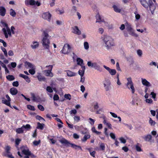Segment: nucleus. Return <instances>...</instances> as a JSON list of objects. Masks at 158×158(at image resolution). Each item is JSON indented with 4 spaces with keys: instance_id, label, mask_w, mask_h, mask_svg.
I'll return each instance as SVG.
<instances>
[{
    "instance_id": "nucleus-4",
    "label": "nucleus",
    "mask_w": 158,
    "mask_h": 158,
    "mask_svg": "<svg viewBox=\"0 0 158 158\" xmlns=\"http://www.w3.org/2000/svg\"><path fill=\"white\" fill-rule=\"evenodd\" d=\"M127 81L126 84L127 87L131 90L132 94H134L135 91V89L132 78L131 77H128L127 78Z\"/></svg>"
},
{
    "instance_id": "nucleus-19",
    "label": "nucleus",
    "mask_w": 158,
    "mask_h": 158,
    "mask_svg": "<svg viewBox=\"0 0 158 158\" xmlns=\"http://www.w3.org/2000/svg\"><path fill=\"white\" fill-rule=\"evenodd\" d=\"M141 80L142 83L143 85L147 87H149L151 86V85L150 83L147 81L146 79L142 78Z\"/></svg>"
},
{
    "instance_id": "nucleus-27",
    "label": "nucleus",
    "mask_w": 158,
    "mask_h": 158,
    "mask_svg": "<svg viewBox=\"0 0 158 158\" xmlns=\"http://www.w3.org/2000/svg\"><path fill=\"white\" fill-rule=\"evenodd\" d=\"M103 123L106 125L109 128L112 129V125L108 122L104 118L103 122Z\"/></svg>"
},
{
    "instance_id": "nucleus-38",
    "label": "nucleus",
    "mask_w": 158,
    "mask_h": 158,
    "mask_svg": "<svg viewBox=\"0 0 158 158\" xmlns=\"http://www.w3.org/2000/svg\"><path fill=\"white\" fill-rule=\"evenodd\" d=\"M100 150L102 151H104L105 149V144L102 143H99Z\"/></svg>"
},
{
    "instance_id": "nucleus-64",
    "label": "nucleus",
    "mask_w": 158,
    "mask_h": 158,
    "mask_svg": "<svg viewBox=\"0 0 158 158\" xmlns=\"http://www.w3.org/2000/svg\"><path fill=\"white\" fill-rule=\"evenodd\" d=\"M40 143V140H39L38 141H34L33 142V145L35 146H37L38 145H39Z\"/></svg>"
},
{
    "instance_id": "nucleus-43",
    "label": "nucleus",
    "mask_w": 158,
    "mask_h": 158,
    "mask_svg": "<svg viewBox=\"0 0 158 158\" xmlns=\"http://www.w3.org/2000/svg\"><path fill=\"white\" fill-rule=\"evenodd\" d=\"M1 48L2 51L3 52L5 56L6 57H7L8 56V55L6 49L2 47H1Z\"/></svg>"
},
{
    "instance_id": "nucleus-53",
    "label": "nucleus",
    "mask_w": 158,
    "mask_h": 158,
    "mask_svg": "<svg viewBox=\"0 0 158 158\" xmlns=\"http://www.w3.org/2000/svg\"><path fill=\"white\" fill-rule=\"evenodd\" d=\"M84 48L86 50H88L89 48V44L87 42H85L84 43Z\"/></svg>"
},
{
    "instance_id": "nucleus-24",
    "label": "nucleus",
    "mask_w": 158,
    "mask_h": 158,
    "mask_svg": "<svg viewBox=\"0 0 158 158\" xmlns=\"http://www.w3.org/2000/svg\"><path fill=\"white\" fill-rule=\"evenodd\" d=\"M76 60L77 64L80 65L81 67V66H85L83 63V60L82 59L80 58H77Z\"/></svg>"
},
{
    "instance_id": "nucleus-6",
    "label": "nucleus",
    "mask_w": 158,
    "mask_h": 158,
    "mask_svg": "<svg viewBox=\"0 0 158 158\" xmlns=\"http://www.w3.org/2000/svg\"><path fill=\"white\" fill-rule=\"evenodd\" d=\"M46 68L48 69L44 71H43L45 75L48 77H52L53 76V74L51 72L53 68V66L52 65H49L46 66Z\"/></svg>"
},
{
    "instance_id": "nucleus-49",
    "label": "nucleus",
    "mask_w": 158,
    "mask_h": 158,
    "mask_svg": "<svg viewBox=\"0 0 158 158\" xmlns=\"http://www.w3.org/2000/svg\"><path fill=\"white\" fill-rule=\"evenodd\" d=\"M126 27H127V29L128 31L131 30V29H132L131 27V25L130 24L127 23H126Z\"/></svg>"
},
{
    "instance_id": "nucleus-62",
    "label": "nucleus",
    "mask_w": 158,
    "mask_h": 158,
    "mask_svg": "<svg viewBox=\"0 0 158 158\" xmlns=\"http://www.w3.org/2000/svg\"><path fill=\"white\" fill-rule=\"evenodd\" d=\"M119 140L121 143H125L126 142V140L123 137H121L119 138Z\"/></svg>"
},
{
    "instance_id": "nucleus-59",
    "label": "nucleus",
    "mask_w": 158,
    "mask_h": 158,
    "mask_svg": "<svg viewBox=\"0 0 158 158\" xmlns=\"http://www.w3.org/2000/svg\"><path fill=\"white\" fill-rule=\"evenodd\" d=\"M57 13L60 15H62L63 14L64 12V9H58L57 10Z\"/></svg>"
},
{
    "instance_id": "nucleus-48",
    "label": "nucleus",
    "mask_w": 158,
    "mask_h": 158,
    "mask_svg": "<svg viewBox=\"0 0 158 158\" xmlns=\"http://www.w3.org/2000/svg\"><path fill=\"white\" fill-rule=\"evenodd\" d=\"M6 78L9 81H11L14 80V77L11 75H9L6 77Z\"/></svg>"
},
{
    "instance_id": "nucleus-29",
    "label": "nucleus",
    "mask_w": 158,
    "mask_h": 158,
    "mask_svg": "<svg viewBox=\"0 0 158 158\" xmlns=\"http://www.w3.org/2000/svg\"><path fill=\"white\" fill-rule=\"evenodd\" d=\"M71 146V147L75 149H79L81 150H82V149L81 148V147L79 146H78L75 144L70 143L69 144V146Z\"/></svg>"
},
{
    "instance_id": "nucleus-10",
    "label": "nucleus",
    "mask_w": 158,
    "mask_h": 158,
    "mask_svg": "<svg viewBox=\"0 0 158 158\" xmlns=\"http://www.w3.org/2000/svg\"><path fill=\"white\" fill-rule=\"evenodd\" d=\"M104 68L105 69L111 76L115 75L116 73V71L115 69H111L109 67L106 65H104L103 66Z\"/></svg>"
},
{
    "instance_id": "nucleus-17",
    "label": "nucleus",
    "mask_w": 158,
    "mask_h": 158,
    "mask_svg": "<svg viewBox=\"0 0 158 158\" xmlns=\"http://www.w3.org/2000/svg\"><path fill=\"white\" fill-rule=\"evenodd\" d=\"M142 138L144 140L147 142H150L152 138V136L149 134H148L143 136Z\"/></svg>"
},
{
    "instance_id": "nucleus-39",
    "label": "nucleus",
    "mask_w": 158,
    "mask_h": 158,
    "mask_svg": "<svg viewBox=\"0 0 158 158\" xmlns=\"http://www.w3.org/2000/svg\"><path fill=\"white\" fill-rule=\"evenodd\" d=\"M24 131V130L22 126L21 128H19L17 129L16 130V132L19 134L23 133Z\"/></svg>"
},
{
    "instance_id": "nucleus-3",
    "label": "nucleus",
    "mask_w": 158,
    "mask_h": 158,
    "mask_svg": "<svg viewBox=\"0 0 158 158\" xmlns=\"http://www.w3.org/2000/svg\"><path fill=\"white\" fill-rule=\"evenodd\" d=\"M41 43L44 49L48 52L50 51V41L48 38H42Z\"/></svg>"
},
{
    "instance_id": "nucleus-37",
    "label": "nucleus",
    "mask_w": 158,
    "mask_h": 158,
    "mask_svg": "<svg viewBox=\"0 0 158 158\" xmlns=\"http://www.w3.org/2000/svg\"><path fill=\"white\" fill-rule=\"evenodd\" d=\"M145 101L147 103L150 105L153 104V100L150 98L146 99Z\"/></svg>"
},
{
    "instance_id": "nucleus-40",
    "label": "nucleus",
    "mask_w": 158,
    "mask_h": 158,
    "mask_svg": "<svg viewBox=\"0 0 158 158\" xmlns=\"http://www.w3.org/2000/svg\"><path fill=\"white\" fill-rule=\"evenodd\" d=\"M74 122L75 123H78L80 120V117L78 115H75L73 117Z\"/></svg>"
},
{
    "instance_id": "nucleus-42",
    "label": "nucleus",
    "mask_w": 158,
    "mask_h": 158,
    "mask_svg": "<svg viewBox=\"0 0 158 158\" xmlns=\"http://www.w3.org/2000/svg\"><path fill=\"white\" fill-rule=\"evenodd\" d=\"M97 20L96 22H104V20L102 19L101 17L99 15H98L96 16Z\"/></svg>"
},
{
    "instance_id": "nucleus-20",
    "label": "nucleus",
    "mask_w": 158,
    "mask_h": 158,
    "mask_svg": "<svg viewBox=\"0 0 158 158\" xmlns=\"http://www.w3.org/2000/svg\"><path fill=\"white\" fill-rule=\"evenodd\" d=\"M6 12V10L5 8L3 6H0V15L2 16H4Z\"/></svg>"
},
{
    "instance_id": "nucleus-23",
    "label": "nucleus",
    "mask_w": 158,
    "mask_h": 158,
    "mask_svg": "<svg viewBox=\"0 0 158 158\" xmlns=\"http://www.w3.org/2000/svg\"><path fill=\"white\" fill-rule=\"evenodd\" d=\"M81 69H80L78 72V74L80 76H84L85 69V66H81Z\"/></svg>"
},
{
    "instance_id": "nucleus-2",
    "label": "nucleus",
    "mask_w": 158,
    "mask_h": 158,
    "mask_svg": "<svg viewBox=\"0 0 158 158\" xmlns=\"http://www.w3.org/2000/svg\"><path fill=\"white\" fill-rule=\"evenodd\" d=\"M1 26L3 27L2 31L6 38H7L11 36V32L13 34H15V29L14 27H11L10 30L8 27V24L6 23L1 21Z\"/></svg>"
},
{
    "instance_id": "nucleus-52",
    "label": "nucleus",
    "mask_w": 158,
    "mask_h": 158,
    "mask_svg": "<svg viewBox=\"0 0 158 158\" xmlns=\"http://www.w3.org/2000/svg\"><path fill=\"white\" fill-rule=\"evenodd\" d=\"M137 53L139 57H141L143 55V52L140 49L137 50Z\"/></svg>"
},
{
    "instance_id": "nucleus-51",
    "label": "nucleus",
    "mask_w": 158,
    "mask_h": 158,
    "mask_svg": "<svg viewBox=\"0 0 158 158\" xmlns=\"http://www.w3.org/2000/svg\"><path fill=\"white\" fill-rule=\"evenodd\" d=\"M91 131H92V132H93L94 133H95V134H96L97 135H99V134H100L101 133L100 132H99V131H97L96 130L95 127H93L92 128Z\"/></svg>"
},
{
    "instance_id": "nucleus-9",
    "label": "nucleus",
    "mask_w": 158,
    "mask_h": 158,
    "mask_svg": "<svg viewBox=\"0 0 158 158\" xmlns=\"http://www.w3.org/2000/svg\"><path fill=\"white\" fill-rule=\"evenodd\" d=\"M6 97L7 100L6 99L4 98H2V103L10 107V108H12V106H11L10 104L11 99L10 97L7 94L6 95Z\"/></svg>"
},
{
    "instance_id": "nucleus-28",
    "label": "nucleus",
    "mask_w": 158,
    "mask_h": 158,
    "mask_svg": "<svg viewBox=\"0 0 158 158\" xmlns=\"http://www.w3.org/2000/svg\"><path fill=\"white\" fill-rule=\"evenodd\" d=\"M140 2L142 5L145 8H147L148 6V4L146 0H140Z\"/></svg>"
},
{
    "instance_id": "nucleus-55",
    "label": "nucleus",
    "mask_w": 158,
    "mask_h": 158,
    "mask_svg": "<svg viewBox=\"0 0 158 158\" xmlns=\"http://www.w3.org/2000/svg\"><path fill=\"white\" fill-rule=\"evenodd\" d=\"M158 133L157 131L156 130H153L151 132V135L155 137L157 135Z\"/></svg>"
},
{
    "instance_id": "nucleus-11",
    "label": "nucleus",
    "mask_w": 158,
    "mask_h": 158,
    "mask_svg": "<svg viewBox=\"0 0 158 158\" xmlns=\"http://www.w3.org/2000/svg\"><path fill=\"white\" fill-rule=\"evenodd\" d=\"M51 15L49 12H44L42 15V18L48 21H50Z\"/></svg>"
},
{
    "instance_id": "nucleus-14",
    "label": "nucleus",
    "mask_w": 158,
    "mask_h": 158,
    "mask_svg": "<svg viewBox=\"0 0 158 158\" xmlns=\"http://www.w3.org/2000/svg\"><path fill=\"white\" fill-rule=\"evenodd\" d=\"M110 82L109 80H106L104 82L103 85L106 91L109 90L110 85Z\"/></svg>"
},
{
    "instance_id": "nucleus-56",
    "label": "nucleus",
    "mask_w": 158,
    "mask_h": 158,
    "mask_svg": "<svg viewBox=\"0 0 158 158\" xmlns=\"http://www.w3.org/2000/svg\"><path fill=\"white\" fill-rule=\"evenodd\" d=\"M92 148H89L88 149V150L90 152V155L93 156V157H95V155L96 153V152L95 151H93V152H91V149Z\"/></svg>"
},
{
    "instance_id": "nucleus-58",
    "label": "nucleus",
    "mask_w": 158,
    "mask_h": 158,
    "mask_svg": "<svg viewBox=\"0 0 158 158\" xmlns=\"http://www.w3.org/2000/svg\"><path fill=\"white\" fill-rule=\"evenodd\" d=\"M88 120L89 122L91 125H93L94 124L95 121L94 119L91 118H89Z\"/></svg>"
},
{
    "instance_id": "nucleus-32",
    "label": "nucleus",
    "mask_w": 158,
    "mask_h": 158,
    "mask_svg": "<svg viewBox=\"0 0 158 158\" xmlns=\"http://www.w3.org/2000/svg\"><path fill=\"white\" fill-rule=\"evenodd\" d=\"M10 92L11 94L13 95H15L17 94L18 93V90L15 88H12L10 89Z\"/></svg>"
},
{
    "instance_id": "nucleus-46",
    "label": "nucleus",
    "mask_w": 158,
    "mask_h": 158,
    "mask_svg": "<svg viewBox=\"0 0 158 158\" xmlns=\"http://www.w3.org/2000/svg\"><path fill=\"white\" fill-rule=\"evenodd\" d=\"M37 77L39 81H44L45 80V78L44 77H42L40 73H39V75H38Z\"/></svg>"
},
{
    "instance_id": "nucleus-41",
    "label": "nucleus",
    "mask_w": 158,
    "mask_h": 158,
    "mask_svg": "<svg viewBox=\"0 0 158 158\" xmlns=\"http://www.w3.org/2000/svg\"><path fill=\"white\" fill-rule=\"evenodd\" d=\"M10 14L13 17H15L16 15V13L15 11L12 9H11L10 10Z\"/></svg>"
},
{
    "instance_id": "nucleus-12",
    "label": "nucleus",
    "mask_w": 158,
    "mask_h": 158,
    "mask_svg": "<svg viewBox=\"0 0 158 158\" xmlns=\"http://www.w3.org/2000/svg\"><path fill=\"white\" fill-rule=\"evenodd\" d=\"M6 154L5 155L8 157L10 158H14L10 153V147L9 146H6L5 148Z\"/></svg>"
},
{
    "instance_id": "nucleus-63",
    "label": "nucleus",
    "mask_w": 158,
    "mask_h": 158,
    "mask_svg": "<svg viewBox=\"0 0 158 158\" xmlns=\"http://www.w3.org/2000/svg\"><path fill=\"white\" fill-rule=\"evenodd\" d=\"M150 95H152V98H153L154 100H155L156 94L154 92H152L151 93Z\"/></svg>"
},
{
    "instance_id": "nucleus-1",
    "label": "nucleus",
    "mask_w": 158,
    "mask_h": 158,
    "mask_svg": "<svg viewBox=\"0 0 158 158\" xmlns=\"http://www.w3.org/2000/svg\"><path fill=\"white\" fill-rule=\"evenodd\" d=\"M103 46L108 50L111 49L112 47L114 46L115 44L113 39L110 36L105 35L101 37Z\"/></svg>"
},
{
    "instance_id": "nucleus-33",
    "label": "nucleus",
    "mask_w": 158,
    "mask_h": 158,
    "mask_svg": "<svg viewBox=\"0 0 158 158\" xmlns=\"http://www.w3.org/2000/svg\"><path fill=\"white\" fill-rule=\"evenodd\" d=\"M67 75L69 77H73L76 75V73H75L73 72L70 70H67L66 71Z\"/></svg>"
},
{
    "instance_id": "nucleus-54",
    "label": "nucleus",
    "mask_w": 158,
    "mask_h": 158,
    "mask_svg": "<svg viewBox=\"0 0 158 158\" xmlns=\"http://www.w3.org/2000/svg\"><path fill=\"white\" fill-rule=\"evenodd\" d=\"M24 129H26V130H28L29 129H30L31 128V126L29 124H27L26 125H23L22 126Z\"/></svg>"
},
{
    "instance_id": "nucleus-35",
    "label": "nucleus",
    "mask_w": 158,
    "mask_h": 158,
    "mask_svg": "<svg viewBox=\"0 0 158 158\" xmlns=\"http://www.w3.org/2000/svg\"><path fill=\"white\" fill-rule=\"evenodd\" d=\"M31 96L32 100L35 102H38L39 101V98L38 97H35L34 94H31Z\"/></svg>"
},
{
    "instance_id": "nucleus-7",
    "label": "nucleus",
    "mask_w": 158,
    "mask_h": 158,
    "mask_svg": "<svg viewBox=\"0 0 158 158\" xmlns=\"http://www.w3.org/2000/svg\"><path fill=\"white\" fill-rule=\"evenodd\" d=\"M25 3L27 6L30 5L31 6H40L41 4L40 2L38 1H35V0H26L25 1Z\"/></svg>"
},
{
    "instance_id": "nucleus-15",
    "label": "nucleus",
    "mask_w": 158,
    "mask_h": 158,
    "mask_svg": "<svg viewBox=\"0 0 158 158\" xmlns=\"http://www.w3.org/2000/svg\"><path fill=\"white\" fill-rule=\"evenodd\" d=\"M23 153L25 156H34V155L31 153L29 149L28 148L23 149L22 151Z\"/></svg>"
},
{
    "instance_id": "nucleus-36",
    "label": "nucleus",
    "mask_w": 158,
    "mask_h": 158,
    "mask_svg": "<svg viewBox=\"0 0 158 158\" xmlns=\"http://www.w3.org/2000/svg\"><path fill=\"white\" fill-rule=\"evenodd\" d=\"M149 123L151 126L154 127L156 124V122L152 120L151 118H150L149 121Z\"/></svg>"
},
{
    "instance_id": "nucleus-57",
    "label": "nucleus",
    "mask_w": 158,
    "mask_h": 158,
    "mask_svg": "<svg viewBox=\"0 0 158 158\" xmlns=\"http://www.w3.org/2000/svg\"><path fill=\"white\" fill-rule=\"evenodd\" d=\"M93 106L95 109H97L99 108L98 104L97 102H94L93 103Z\"/></svg>"
},
{
    "instance_id": "nucleus-44",
    "label": "nucleus",
    "mask_w": 158,
    "mask_h": 158,
    "mask_svg": "<svg viewBox=\"0 0 158 158\" xmlns=\"http://www.w3.org/2000/svg\"><path fill=\"white\" fill-rule=\"evenodd\" d=\"M31 69H29V73L32 75H34L35 73V67H33V68H31Z\"/></svg>"
},
{
    "instance_id": "nucleus-8",
    "label": "nucleus",
    "mask_w": 158,
    "mask_h": 158,
    "mask_svg": "<svg viewBox=\"0 0 158 158\" xmlns=\"http://www.w3.org/2000/svg\"><path fill=\"white\" fill-rule=\"evenodd\" d=\"M71 48V47L69 44H65L62 50L60 51V52L64 54H67L70 52Z\"/></svg>"
},
{
    "instance_id": "nucleus-16",
    "label": "nucleus",
    "mask_w": 158,
    "mask_h": 158,
    "mask_svg": "<svg viewBox=\"0 0 158 158\" xmlns=\"http://www.w3.org/2000/svg\"><path fill=\"white\" fill-rule=\"evenodd\" d=\"M149 4L148 5V6H149L150 9L152 13L153 14L154 12V11L156 8V7L154 5L153 3L152 2L151 0H149Z\"/></svg>"
},
{
    "instance_id": "nucleus-21",
    "label": "nucleus",
    "mask_w": 158,
    "mask_h": 158,
    "mask_svg": "<svg viewBox=\"0 0 158 158\" xmlns=\"http://www.w3.org/2000/svg\"><path fill=\"white\" fill-rule=\"evenodd\" d=\"M72 32L78 35H80L81 33V31L77 26H75L73 27Z\"/></svg>"
},
{
    "instance_id": "nucleus-50",
    "label": "nucleus",
    "mask_w": 158,
    "mask_h": 158,
    "mask_svg": "<svg viewBox=\"0 0 158 158\" xmlns=\"http://www.w3.org/2000/svg\"><path fill=\"white\" fill-rule=\"evenodd\" d=\"M38 124V127L37 128L40 129H43L44 128V124L43 123H37Z\"/></svg>"
},
{
    "instance_id": "nucleus-25",
    "label": "nucleus",
    "mask_w": 158,
    "mask_h": 158,
    "mask_svg": "<svg viewBox=\"0 0 158 158\" xmlns=\"http://www.w3.org/2000/svg\"><path fill=\"white\" fill-rule=\"evenodd\" d=\"M60 142L62 144H64L67 146L69 147L70 143L67 140L64 138L60 140Z\"/></svg>"
},
{
    "instance_id": "nucleus-5",
    "label": "nucleus",
    "mask_w": 158,
    "mask_h": 158,
    "mask_svg": "<svg viewBox=\"0 0 158 158\" xmlns=\"http://www.w3.org/2000/svg\"><path fill=\"white\" fill-rule=\"evenodd\" d=\"M87 65L89 67L94 68L99 72H101L102 71V68L96 62H92L90 61H88L87 62Z\"/></svg>"
},
{
    "instance_id": "nucleus-60",
    "label": "nucleus",
    "mask_w": 158,
    "mask_h": 158,
    "mask_svg": "<svg viewBox=\"0 0 158 158\" xmlns=\"http://www.w3.org/2000/svg\"><path fill=\"white\" fill-rule=\"evenodd\" d=\"M27 108L30 110H35V109L34 108V107L33 106H32L31 105H27Z\"/></svg>"
},
{
    "instance_id": "nucleus-47",
    "label": "nucleus",
    "mask_w": 158,
    "mask_h": 158,
    "mask_svg": "<svg viewBox=\"0 0 158 158\" xmlns=\"http://www.w3.org/2000/svg\"><path fill=\"white\" fill-rule=\"evenodd\" d=\"M128 31L129 32V34L130 35H131L132 36H137V35L136 33H135V32H134V31L133 29H131V30H130V31Z\"/></svg>"
},
{
    "instance_id": "nucleus-26",
    "label": "nucleus",
    "mask_w": 158,
    "mask_h": 158,
    "mask_svg": "<svg viewBox=\"0 0 158 158\" xmlns=\"http://www.w3.org/2000/svg\"><path fill=\"white\" fill-rule=\"evenodd\" d=\"M19 76L24 78L28 83H29L30 82V79L27 76L22 74H19Z\"/></svg>"
},
{
    "instance_id": "nucleus-34",
    "label": "nucleus",
    "mask_w": 158,
    "mask_h": 158,
    "mask_svg": "<svg viewBox=\"0 0 158 158\" xmlns=\"http://www.w3.org/2000/svg\"><path fill=\"white\" fill-rule=\"evenodd\" d=\"M25 67L27 68H33L35 66L32 64L27 62H26L25 63Z\"/></svg>"
},
{
    "instance_id": "nucleus-22",
    "label": "nucleus",
    "mask_w": 158,
    "mask_h": 158,
    "mask_svg": "<svg viewBox=\"0 0 158 158\" xmlns=\"http://www.w3.org/2000/svg\"><path fill=\"white\" fill-rule=\"evenodd\" d=\"M113 7L114 11L117 13H120L122 11V9L118 6L116 5H114Z\"/></svg>"
},
{
    "instance_id": "nucleus-30",
    "label": "nucleus",
    "mask_w": 158,
    "mask_h": 158,
    "mask_svg": "<svg viewBox=\"0 0 158 158\" xmlns=\"http://www.w3.org/2000/svg\"><path fill=\"white\" fill-rule=\"evenodd\" d=\"M90 137V135L89 134H87L85 135L83 138L81 139V141L83 142H85L86 140L89 139Z\"/></svg>"
},
{
    "instance_id": "nucleus-13",
    "label": "nucleus",
    "mask_w": 158,
    "mask_h": 158,
    "mask_svg": "<svg viewBox=\"0 0 158 158\" xmlns=\"http://www.w3.org/2000/svg\"><path fill=\"white\" fill-rule=\"evenodd\" d=\"M49 30L47 29H45L42 30V38H48L49 36L48 33Z\"/></svg>"
},
{
    "instance_id": "nucleus-31",
    "label": "nucleus",
    "mask_w": 158,
    "mask_h": 158,
    "mask_svg": "<svg viewBox=\"0 0 158 158\" xmlns=\"http://www.w3.org/2000/svg\"><path fill=\"white\" fill-rule=\"evenodd\" d=\"M110 113L112 117H114V118H118L119 120V122H121V118L120 117L118 116L117 115L114 113H113V112H110Z\"/></svg>"
},
{
    "instance_id": "nucleus-18",
    "label": "nucleus",
    "mask_w": 158,
    "mask_h": 158,
    "mask_svg": "<svg viewBox=\"0 0 158 158\" xmlns=\"http://www.w3.org/2000/svg\"><path fill=\"white\" fill-rule=\"evenodd\" d=\"M39 42L37 41H33L32 42L31 47L32 49H35L37 48L39 46Z\"/></svg>"
},
{
    "instance_id": "nucleus-61",
    "label": "nucleus",
    "mask_w": 158,
    "mask_h": 158,
    "mask_svg": "<svg viewBox=\"0 0 158 158\" xmlns=\"http://www.w3.org/2000/svg\"><path fill=\"white\" fill-rule=\"evenodd\" d=\"M110 135L112 139L114 140L116 139L115 135L114 133L112 132L110 133Z\"/></svg>"
},
{
    "instance_id": "nucleus-45",
    "label": "nucleus",
    "mask_w": 158,
    "mask_h": 158,
    "mask_svg": "<svg viewBox=\"0 0 158 158\" xmlns=\"http://www.w3.org/2000/svg\"><path fill=\"white\" fill-rule=\"evenodd\" d=\"M135 148L136 150L138 152H140L142 151V149L141 148V146L138 144L135 146Z\"/></svg>"
}]
</instances>
